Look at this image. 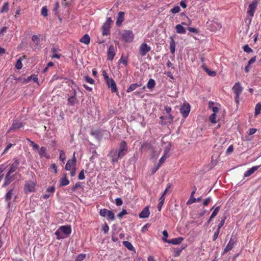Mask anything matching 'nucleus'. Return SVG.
I'll list each match as a JSON object with an SVG mask.
<instances>
[{
    "mask_svg": "<svg viewBox=\"0 0 261 261\" xmlns=\"http://www.w3.org/2000/svg\"><path fill=\"white\" fill-rule=\"evenodd\" d=\"M48 11L46 7H43L41 9V15L44 16L46 17L48 15Z\"/></svg>",
    "mask_w": 261,
    "mask_h": 261,
    "instance_id": "44",
    "label": "nucleus"
},
{
    "mask_svg": "<svg viewBox=\"0 0 261 261\" xmlns=\"http://www.w3.org/2000/svg\"><path fill=\"white\" fill-rule=\"evenodd\" d=\"M80 41L85 44H88L90 41V38L88 34H85L80 39Z\"/></svg>",
    "mask_w": 261,
    "mask_h": 261,
    "instance_id": "30",
    "label": "nucleus"
},
{
    "mask_svg": "<svg viewBox=\"0 0 261 261\" xmlns=\"http://www.w3.org/2000/svg\"><path fill=\"white\" fill-rule=\"evenodd\" d=\"M102 75H103L104 79L106 81L109 80L110 79L109 75H108L106 70H103L102 71Z\"/></svg>",
    "mask_w": 261,
    "mask_h": 261,
    "instance_id": "58",
    "label": "nucleus"
},
{
    "mask_svg": "<svg viewBox=\"0 0 261 261\" xmlns=\"http://www.w3.org/2000/svg\"><path fill=\"white\" fill-rule=\"evenodd\" d=\"M170 52L172 54L174 55L175 51V42L174 40L173 37L171 36L170 37Z\"/></svg>",
    "mask_w": 261,
    "mask_h": 261,
    "instance_id": "23",
    "label": "nucleus"
},
{
    "mask_svg": "<svg viewBox=\"0 0 261 261\" xmlns=\"http://www.w3.org/2000/svg\"><path fill=\"white\" fill-rule=\"evenodd\" d=\"M115 203L117 206H120L122 204L123 202H122V199L120 198H117L115 199Z\"/></svg>",
    "mask_w": 261,
    "mask_h": 261,
    "instance_id": "56",
    "label": "nucleus"
},
{
    "mask_svg": "<svg viewBox=\"0 0 261 261\" xmlns=\"http://www.w3.org/2000/svg\"><path fill=\"white\" fill-rule=\"evenodd\" d=\"M257 1L256 0H255L252 2L251 4H250L249 5L248 10L247 11V14L249 16V22H250L252 18L253 17L254 15V12L256 9L257 6Z\"/></svg>",
    "mask_w": 261,
    "mask_h": 261,
    "instance_id": "5",
    "label": "nucleus"
},
{
    "mask_svg": "<svg viewBox=\"0 0 261 261\" xmlns=\"http://www.w3.org/2000/svg\"><path fill=\"white\" fill-rule=\"evenodd\" d=\"M67 105L69 106H73L75 103H79V101L76 96H70L67 99Z\"/></svg>",
    "mask_w": 261,
    "mask_h": 261,
    "instance_id": "19",
    "label": "nucleus"
},
{
    "mask_svg": "<svg viewBox=\"0 0 261 261\" xmlns=\"http://www.w3.org/2000/svg\"><path fill=\"white\" fill-rule=\"evenodd\" d=\"M91 135L97 139H100L102 137V134L101 130L97 129L91 131Z\"/></svg>",
    "mask_w": 261,
    "mask_h": 261,
    "instance_id": "28",
    "label": "nucleus"
},
{
    "mask_svg": "<svg viewBox=\"0 0 261 261\" xmlns=\"http://www.w3.org/2000/svg\"><path fill=\"white\" fill-rule=\"evenodd\" d=\"M201 197L195 198L194 197V196H193V197H191V196H190L189 199L186 202V204L190 205V204H191L193 203H195L196 202H199L201 201Z\"/></svg>",
    "mask_w": 261,
    "mask_h": 261,
    "instance_id": "31",
    "label": "nucleus"
},
{
    "mask_svg": "<svg viewBox=\"0 0 261 261\" xmlns=\"http://www.w3.org/2000/svg\"><path fill=\"white\" fill-rule=\"evenodd\" d=\"M128 152V147L125 141H122L119 144L118 149L112 150L109 155L113 163L118 162V160L122 159Z\"/></svg>",
    "mask_w": 261,
    "mask_h": 261,
    "instance_id": "1",
    "label": "nucleus"
},
{
    "mask_svg": "<svg viewBox=\"0 0 261 261\" xmlns=\"http://www.w3.org/2000/svg\"><path fill=\"white\" fill-rule=\"evenodd\" d=\"M110 26L107 24H105L102 27V35H108L110 34Z\"/></svg>",
    "mask_w": 261,
    "mask_h": 261,
    "instance_id": "27",
    "label": "nucleus"
},
{
    "mask_svg": "<svg viewBox=\"0 0 261 261\" xmlns=\"http://www.w3.org/2000/svg\"><path fill=\"white\" fill-rule=\"evenodd\" d=\"M176 32L178 34H185L186 30L181 24H177L175 27Z\"/></svg>",
    "mask_w": 261,
    "mask_h": 261,
    "instance_id": "32",
    "label": "nucleus"
},
{
    "mask_svg": "<svg viewBox=\"0 0 261 261\" xmlns=\"http://www.w3.org/2000/svg\"><path fill=\"white\" fill-rule=\"evenodd\" d=\"M203 70L210 76H214L216 75V72L215 71H211L205 65L202 66Z\"/></svg>",
    "mask_w": 261,
    "mask_h": 261,
    "instance_id": "34",
    "label": "nucleus"
},
{
    "mask_svg": "<svg viewBox=\"0 0 261 261\" xmlns=\"http://www.w3.org/2000/svg\"><path fill=\"white\" fill-rule=\"evenodd\" d=\"M151 47L148 45L146 43H143L141 44L139 47L140 54L142 56H144L146 54L150 51Z\"/></svg>",
    "mask_w": 261,
    "mask_h": 261,
    "instance_id": "9",
    "label": "nucleus"
},
{
    "mask_svg": "<svg viewBox=\"0 0 261 261\" xmlns=\"http://www.w3.org/2000/svg\"><path fill=\"white\" fill-rule=\"evenodd\" d=\"M150 212L148 206L145 207L141 212L139 214V217L140 218H146L149 216Z\"/></svg>",
    "mask_w": 261,
    "mask_h": 261,
    "instance_id": "18",
    "label": "nucleus"
},
{
    "mask_svg": "<svg viewBox=\"0 0 261 261\" xmlns=\"http://www.w3.org/2000/svg\"><path fill=\"white\" fill-rule=\"evenodd\" d=\"M259 168V166H254L246 171L244 174V177H248L252 174Z\"/></svg>",
    "mask_w": 261,
    "mask_h": 261,
    "instance_id": "22",
    "label": "nucleus"
},
{
    "mask_svg": "<svg viewBox=\"0 0 261 261\" xmlns=\"http://www.w3.org/2000/svg\"><path fill=\"white\" fill-rule=\"evenodd\" d=\"M8 10H9V4H8V3L7 2V3H5L4 4V5L2 8L1 12V13L6 12Z\"/></svg>",
    "mask_w": 261,
    "mask_h": 261,
    "instance_id": "41",
    "label": "nucleus"
},
{
    "mask_svg": "<svg viewBox=\"0 0 261 261\" xmlns=\"http://www.w3.org/2000/svg\"><path fill=\"white\" fill-rule=\"evenodd\" d=\"M32 40L33 42H36V45L35 46H34L35 48H36L37 46L38 45V44H39V42H40V39H39L38 36L37 35H33L32 37Z\"/></svg>",
    "mask_w": 261,
    "mask_h": 261,
    "instance_id": "38",
    "label": "nucleus"
},
{
    "mask_svg": "<svg viewBox=\"0 0 261 261\" xmlns=\"http://www.w3.org/2000/svg\"><path fill=\"white\" fill-rule=\"evenodd\" d=\"M261 111V104L257 103L255 108V116L258 115Z\"/></svg>",
    "mask_w": 261,
    "mask_h": 261,
    "instance_id": "37",
    "label": "nucleus"
},
{
    "mask_svg": "<svg viewBox=\"0 0 261 261\" xmlns=\"http://www.w3.org/2000/svg\"><path fill=\"white\" fill-rule=\"evenodd\" d=\"M219 210H220V206L216 207L215 208L214 211L213 212L212 214H213L215 216H216V215L218 214Z\"/></svg>",
    "mask_w": 261,
    "mask_h": 261,
    "instance_id": "63",
    "label": "nucleus"
},
{
    "mask_svg": "<svg viewBox=\"0 0 261 261\" xmlns=\"http://www.w3.org/2000/svg\"><path fill=\"white\" fill-rule=\"evenodd\" d=\"M171 187H172V184L171 183H168L167 184L166 189L165 190V191L163 193V195H165L167 193V192H168L169 191L170 192L171 191L170 190V189H171Z\"/></svg>",
    "mask_w": 261,
    "mask_h": 261,
    "instance_id": "43",
    "label": "nucleus"
},
{
    "mask_svg": "<svg viewBox=\"0 0 261 261\" xmlns=\"http://www.w3.org/2000/svg\"><path fill=\"white\" fill-rule=\"evenodd\" d=\"M164 111L167 114H169L171 111V108L168 106H166L165 107Z\"/></svg>",
    "mask_w": 261,
    "mask_h": 261,
    "instance_id": "62",
    "label": "nucleus"
},
{
    "mask_svg": "<svg viewBox=\"0 0 261 261\" xmlns=\"http://www.w3.org/2000/svg\"><path fill=\"white\" fill-rule=\"evenodd\" d=\"M23 126V124L21 122H19L17 121H14L10 128H9L8 132H10L12 131H15L17 129H18Z\"/></svg>",
    "mask_w": 261,
    "mask_h": 261,
    "instance_id": "13",
    "label": "nucleus"
},
{
    "mask_svg": "<svg viewBox=\"0 0 261 261\" xmlns=\"http://www.w3.org/2000/svg\"><path fill=\"white\" fill-rule=\"evenodd\" d=\"M69 184V180L67 178L66 174H64L63 177L60 179V186H66Z\"/></svg>",
    "mask_w": 261,
    "mask_h": 261,
    "instance_id": "26",
    "label": "nucleus"
},
{
    "mask_svg": "<svg viewBox=\"0 0 261 261\" xmlns=\"http://www.w3.org/2000/svg\"><path fill=\"white\" fill-rule=\"evenodd\" d=\"M184 249V247H181V248H174L173 252L174 256H178L180 255V252Z\"/></svg>",
    "mask_w": 261,
    "mask_h": 261,
    "instance_id": "39",
    "label": "nucleus"
},
{
    "mask_svg": "<svg viewBox=\"0 0 261 261\" xmlns=\"http://www.w3.org/2000/svg\"><path fill=\"white\" fill-rule=\"evenodd\" d=\"M155 81L152 79H150L147 82V87L149 89H151L155 86Z\"/></svg>",
    "mask_w": 261,
    "mask_h": 261,
    "instance_id": "35",
    "label": "nucleus"
},
{
    "mask_svg": "<svg viewBox=\"0 0 261 261\" xmlns=\"http://www.w3.org/2000/svg\"><path fill=\"white\" fill-rule=\"evenodd\" d=\"M38 152L41 158L45 157L47 159L49 158V156L46 154V148L45 147H41Z\"/></svg>",
    "mask_w": 261,
    "mask_h": 261,
    "instance_id": "25",
    "label": "nucleus"
},
{
    "mask_svg": "<svg viewBox=\"0 0 261 261\" xmlns=\"http://www.w3.org/2000/svg\"><path fill=\"white\" fill-rule=\"evenodd\" d=\"M122 39L126 42H132L134 38L133 32L130 30H125L122 34Z\"/></svg>",
    "mask_w": 261,
    "mask_h": 261,
    "instance_id": "4",
    "label": "nucleus"
},
{
    "mask_svg": "<svg viewBox=\"0 0 261 261\" xmlns=\"http://www.w3.org/2000/svg\"><path fill=\"white\" fill-rule=\"evenodd\" d=\"M126 214H127L126 210L123 209L122 211L118 214L117 217L119 218H121L124 215Z\"/></svg>",
    "mask_w": 261,
    "mask_h": 261,
    "instance_id": "52",
    "label": "nucleus"
},
{
    "mask_svg": "<svg viewBox=\"0 0 261 261\" xmlns=\"http://www.w3.org/2000/svg\"><path fill=\"white\" fill-rule=\"evenodd\" d=\"M191 109L190 105L187 102H184L179 109L180 113L184 118L189 115Z\"/></svg>",
    "mask_w": 261,
    "mask_h": 261,
    "instance_id": "6",
    "label": "nucleus"
},
{
    "mask_svg": "<svg viewBox=\"0 0 261 261\" xmlns=\"http://www.w3.org/2000/svg\"><path fill=\"white\" fill-rule=\"evenodd\" d=\"M123 244L124 245L125 247H126L129 250L133 251L134 249V247H133L132 244L128 241H123Z\"/></svg>",
    "mask_w": 261,
    "mask_h": 261,
    "instance_id": "36",
    "label": "nucleus"
},
{
    "mask_svg": "<svg viewBox=\"0 0 261 261\" xmlns=\"http://www.w3.org/2000/svg\"><path fill=\"white\" fill-rule=\"evenodd\" d=\"M232 90L235 94L241 95V94L242 93V92L243 91V88L241 86L240 83L237 82L234 85V86L232 87Z\"/></svg>",
    "mask_w": 261,
    "mask_h": 261,
    "instance_id": "14",
    "label": "nucleus"
},
{
    "mask_svg": "<svg viewBox=\"0 0 261 261\" xmlns=\"http://www.w3.org/2000/svg\"><path fill=\"white\" fill-rule=\"evenodd\" d=\"M115 55V50L113 45L110 46L108 50V59L112 60Z\"/></svg>",
    "mask_w": 261,
    "mask_h": 261,
    "instance_id": "17",
    "label": "nucleus"
},
{
    "mask_svg": "<svg viewBox=\"0 0 261 261\" xmlns=\"http://www.w3.org/2000/svg\"><path fill=\"white\" fill-rule=\"evenodd\" d=\"M75 152H74L73 155V159L68 160L67 164L65 165V169L66 170H70L71 169L75 168L76 159L75 156Z\"/></svg>",
    "mask_w": 261,
    "mask_h": 261,
    "instance_id": "8",
    "label": "nucleus"
},
{
    "mask_svg": "<svg viewBox=\"0 0 261 261\" xmlns=\"http://www.w3.org/2000/svg\"><path fill=\"white\" fill-rule=\"evenodd\" d=\"M35 184L32 181H27L25 184L24 190L25 192H31L35 190Z\"/></svg>",
    "mask_w": 261,
    "mask_h": 261,
    "instance_id": "11",
    "label": "nucleus"
},
{
    "mask_svg": "<svg viewBox=\"0 0 261 261\" xmlns=\"http://www.w3.org/2000/svg\"><path fill=\"white\" fill-rule=\"evenodd\" d=\"M244 50L247 53H250L253 51L252 49L248 46V45H245L243 47Z\"/></svg>",
    "mask_w": 261,
    "mask_h": 261,
    "instance_id": "47",
    "label": "nucleus"
},
{
    "mask_svg": "<svg viewBox=\"0 0 261 261\" xmlns=\"http://www.w3.org/2000/svg\"><path fill=\"white\" fill-rule=\"evenodd\" d=\"M85 80L86 82L91 84H93L94 83V80L88 76H85Z\"/></svg>",
    "mask_w": 261,
    "mask_h": 261,
    "instance_id": "51",
    "label": "nucleus"
},
{
    "mask_svg": "<svg viewBox=\"0 0 261 261\" xmlns=\"http://www.w3.org/2000/svg\"><path fill=\"white\" fill-rule=\"evenodd\" d=\"M188 30L189 32L193 33H198V30L195 28L189 27L188 28Z\"/></svg>",
    "mask_w": 261,
    "mask_h": 261,
    "instance_id": "60",
    "label": "nucleus"
},
{
    "mask_svg": "<svg viewBox=\"0 0 261 261\" xmlns=\"http://www.w3.org/2000/svg\"><path fill=\"white\" fill-rule=\"evenodd\" d=\"M234 242L231 239L227 244L226 247L224 249L223 254H224L231 250L234 246Z\"/></svg>",
    "mask_w": 261,
    "mask_h": 261,
    "instance_id": "21",
    "label": "nucleus"
},
{
    "mask_svg": "<svg viewBox=\"0 0 261 261\" xmlns=\"http://www.w3.org/2000/svg\"><path fill=\"white\" fill-rule=\"evenodd\" d=\"M108 87L111 89L112 93L117 92V88L115 82L112 78L105 81Z\"/></svg>",
    "mask_w": 261,
    "mask_h": 261,
    "instance_id": "10",
    "label": "nucleus"
},
{
    "mask_svg": "<svg viewBox=\"0 0 261 261\" xmlns=\"http://www.w3.org/2000/svg\"><path fill=\"white\" fill-rule=\"evenodd\" d=\"M55 191V188L54 186L50 187L48 188L47 189V192H50L51 193H54Z\"/></svg>",
    "mask_w": 261,
    "mask_h": 261,
    "instance_id": "64",
    "label": "nucleus"
},
{
    "mask_svg": "<svg viewBox=\"0 0 261 261\" xmlns=\"http://www.w3.org/2000/svg\"><path fill=\"white\" fill-rule=\"evenodd\" d=\"M19 164V161L16 158L14 159L13 163L11 165L10 167L7 172L13 173V172H15L18 168Z\"/></svg>",
    "mask_w": 261,
    "mask_h": 261,
    "instance_id": "12",
    "label": "nucleus"
},
{
    "mask_svg": "<svg viewBox=\"0 0 261 261\" xmlns=\"http://www.w3.org/2000/svg\"><path fill=\"white\" fill-rule=\"evenodd\" d=\"M82 187V185L80 182H76L75 185L73 186V187L72 189V191L74 192L78 188H80Z\"/></svg>",
    "mask_w": 261,
    "mask_h": 261,
    "instance_id": "50",
    "label": "nucleus"
},
{
    "mask_svg": "<svg viewBox=\"0 0 261 261\" xmlns=\"http://www.w3.org/2000/svg\"><path fill=\"white\" fill-rule=\"evenodd\" d=\"M212 198L210 197L206 198L203 202V205L207 206L212 201Z\"/></svg>",
    "mask_w": 261,
    "mask_h": 261,
    "instance_id": "49",
    "label": "nucleus"
},
{
    "mask_svg": "<svg viewBox=\"0 0 261 261\" xmlns=\"http://www.w3.org/2000/svg\"><path fill=\"white\" fill-rule=\"evenodd\" d=\"M13 191H14V188H12V189H10L6 193L5 197L6 201H9L12 199V196L13 195Z\"/></svg>",
    "mask_w": 261,
    "mask_h": 261,
    "instance_id": "33",
    "label": "nucleus"
},
{
    "mask_svg": "<svg viewBox=\"0 0 261 261\" xmlns=\"http://www.w3.org/2000/svg\"><path fill=\"white\" fill-rule=\"evenodd\" d=\"M183 240L184 238L182 237L176 238L169 240L168 243L172 244L173 245H178L180 244Z\"/></svg>",
    "mask_w": 261,
    "mask_h": 261,
    "instance_id": "24",
    "label": "nucleus"
},
{
    "mask_svg": "<svg viewBox=\"0 0 261 261\" xmlns=\"http://www.w3.org/2000/svg\"><path fill=\"white\" fill-rule=\"evenodd\" d=\"M218 119L216 118V115L215 113H213L210 117V121L213 123L217 122Z\"/></svg>",
    "mask_w": 261,
    "mask_h": 261,
    "instance_id": "40",
    "label": "nucleus"
},
{
    "mask_svg": "<svg viewBox=\"0 0 261 261\" xmlns=\"http://www.w3.org/2000/svg\"><path fill=\"white\" fill-rule=\"evenodd\" d=\"M124 20V12H119L118 13L117 21L116 24L118 26H120L122 22Z\"/></svg>",
    "mask_w": 261,
    "mask_h": 261,
    "instance_id": "20",
    "label": "nucleus"
},
{
    "mask_svg": "<svg viewBox=\"0 0 261 261\" xmlns=\"http://www.w3.org/2000/svg\"><path fill=\"white\" fill-rule=\"evenodd\" d=\"M12 173L7 172L4 181L3 185V187H5L10 185L15 179V174H12Z\"/></svg>",
    "mask_w": 261,
    "mask_h": 261,
    "instance_id": "7",
    "label": "nucleus"
},
{
    "mask_svg": "<svg viewBox=\"0 0 261 261\" xmlns=\"http://www.w3.org/2000/svg\"><path fill=\"white\" fill-rule=\"evenodd\" d=\"M102 230L105 233H107L109 230V227L108 225L105 223V224L102 226Z\"/></svg>",
    "mask_w": 261,
    "mask_h": 261,
    "instance_id": "55",
    "label": "nucleus"
},
{
    "mask_svg": "<svg viewBox=\"0 0 261 261\" xmlns=\"http://www.w3.org/2000/svg\"><path fill=\"white\" fill-rule=\"evenodd\" d=\"M15 67L17 69H21L22 67V63H21V59H18L17 61V62L16 63V65H15Z\"/></svg>",
    "mask_w": 261,
    "mask_h": 261,
    "instance_id": "46",
    "label": "nucleus"
},
{
    "mask_svg": "<svg viewBox=\"0 0 261 261\" xmlns=\"http://www.w3.org/2000/svg\"><path fill=\"white\" fill-rule=\"evenodd\" d=\"M99 214L102 217H107L108 220L113 221L115 219L113 212L107 209H101L99 211Z\"/></svg>",
    "mask_w": 261,
    "mask_h": 261,
    "instance_id": "3",
    "label": "nucleus"
},
{
    "mask_svg": "<svg viewBox=\"0 0 261 261\" xmlns=\"http://www.w3.org/2000/svg\"><path fill=\"white\" fill-rule=\"evenodd\" d=\"M78 177H79V179H80V180H83V179H85V175H84V169H82L81 171V172L79 173Z\"/></svg>",
    "mask_w": 261,
    "mask_h": 261,
    "instance_id": "53",
    "label": "nucleus"
},
{
    "mask_svg": "<svg viewBox=\"0 0 261 261\" xmlns=\"http://www.w3.org/2000/svg\"><path fill=\"white\" fill-rule=\"evenodd\" d=\"M60 159L62 161H64L66 159L65 152L63 150H61L60 151Z\"/></svg>",
    "mask_w": 261,
    "mask_h": 261,
    "instance_id": "54",
    "label": "nucleus"
},
{
    "mask_svg": "<svg viewBox=\"0 0 261 261\" xmlns=\"http://www.w3.org/2000/svg\"><path fill=\"white\" fill-rule=\"evenodd\" d=\"M141 86V83L140 84H138V83L132 84L129 86V87L128 88V89L126 90V92L127 93H129V92L136 90L138 87H139Z\"/></svg>",
    "mask_w": 261,
    "mask_h": 261,
    "instance_id": "29",
    "label": "nucleus"
},
{
    "mask_svg": "<svg viewBox=\"0 0 261 261\" xmlns=\"http://www.w3.org/2000/svg\"><path fill=\"white\" fill-rule=\"evenodd\" d=\"M233 146L232 145H230L227 149L226 153L228 154H229L233 151Z\"/></svg>",
    "mask_w": 261,
    "mask_h": 261,
    "instance_id": "59",
    "label": "nucleus"
},
{
    "mask_svg": "<svg viewBox=\"0 0 261 261\" xmlns=\"http://www.w3.org/2000/svg\"><path fill=\"white\" fill-rule=\"evenodd\" d=\"M180 8L177 6H175L173 8H172L171 10V12L173 13H178L180 11Z\"/></svg>",
    "mask_w": 261,
    "mask_h": 261,
    "instance_id": "48",
    "label": "nucleus"
},
{
    "mask_svg": "<svg viewBox=\"0 0 261 261\" xmlns=\"http://www.w3.org/2000/svg\"><path fill=\"white\" fill-rule=\"evenodd\" d=\"M163 233V240L164 241V242H166V243H169V240H168L167 239V238L168 237V232L166 231V230H164L162 232Z\"/></svg>",
    "mask_w": 261,
    "mask_h": 261,
    "instance_id": "42",
    "label": "nucleus"
},
{
    "mask_svg": "<svg viewBox=\"0 0 261 261\" xmlns=\"http://www.w3.org/2000/svg\"><path fill=\"white\" fill-rule=\"evenodd\" d=\"M169 151V148L167 147L164 150V154L163 155L159 160V162L158 164V166L161 167V166L165 162V160L169 156L168 154Z\"/></svg>",
    "mask_w": 261,
    "mask_h": 261,
    "instance_id": "16",
    "label": "nucleus"
},
{
    "mask_svg": "<svg viewBox=\"0 0 261 261\" xmlns=\"http://www.w3.org/2000/svg\"><path fill=\"white\" fill-rule=\"evenodd\" d=\"M141 148L144 150L149 151L151 153L154 152V147L153 145L149 142L144 143L142 146Z\"/></svg>",
    "mask_w": 261,
    "mask_h": 261,
    "instance_id": "15",
    "label": "nucleus"
},
{
    "mask_svg": "<svg viewBox=\"0 0 261 261\" xmlns=\"http://www.w3.org/2000/svg\"><path fill=\"white\" fill-rule=\"evenodd\" d=\"M86 257V255L85 254H80L77 255L76 258V261H82Z\"/></svg>",
    "mask_w": 261,
    "mask_h": 261,
    "instance_id": "45",
    "label": "nucleus"
},
{
    "mask_svg": "<svg viewBox=\"0 0 261 261\" xmlns=\"http://www.w3.org/2000/svg\"><path fill=\"white\" fill-rule=\"evenodd\" d=\"M71 233V227L70 225L60 226L55 232L57 239L58 240L66 238Z\"/></svg>",
    "mask_w": 261,
    "mask_h": 261,
    "instance_id": "2",
    "label": "nucleus"
},
{
    "mask_svg": "<svg viewBox=\"0 0 261 261\" xmlns=\"http://www.w3.org/2000/svg\"><path fill=\"white\" fill-rule=\"evenodd\" d=\"M225 219H226V217H224L221 220V221L220 222V223H219V224L218 225V226L219 228H221L223 226V225L224 224V223H225Z\"/></svg>",
    "mask_w": 261,
    "mask_h": 261,
    "instance_id": "61",
    "label": "nucleus"
},
{
    "mask_svg": "<svg viewBox=\"0 0 261 261\" xmlns=\"http://www.w3.org/2000/svg\"><path fill=\"white\" fill-rule=\"evenodd\" d=\"M14 145V144H12L11 143L8 144L2 154L6 153L9 150V149Z\"/></svg>",
    "mask_w": 261,
    "mask_h": 261,
    "instance_id": "57",
    "label": "nucleus"
}]
</instances>
